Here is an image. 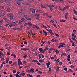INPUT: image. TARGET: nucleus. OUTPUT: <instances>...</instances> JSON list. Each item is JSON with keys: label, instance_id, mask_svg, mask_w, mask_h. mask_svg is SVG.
<instances>
[{"label": "nucleus", "instance_id": "obj_44", "mask_svg": "<svg viewBox=\"0 0 77 77\" xmlns=\"http://www.w3.org/2000/svg\"><path fill=\"white\" fill-rule=\"evenodd\" d=\"M47 6L48 8H51V5H48Z\"/></svg>", "mask_w": 77, "mask_h": 77}, {"label": "nucleus", "instance_id": "obj_27", "mask_svg": "<svg viewBox=\"0 0 77 77\" xmlns=\"http://www.w3.org/2000/svg\"><path fill=\"white\" fill-rule=\"evenodd\" d=\"M0 14L1 15H2V16H4L5 15V14L3 13H0Z\"/></svg>", "mask_w": 77, "mask_h": 77}, {"label": "nucleus", "instance_id": "obj_38", "mask_svg": "<svg viewBox=\"0 0 77 77\" xmlns=\"http://www.w3.org/2000/svg\"><path fill=\"white\" fill-rule=\"evenodd\" d=\"M15 76L16 77H20V76L19 75H18L17 74H16Z\"/></svg>", "mask_w": 77, "mask_h": 77}, {"label": "nucleus", "instance_id": "obj_64", "mask_svg": "<svg viewBox=\"0 0 77 77\" xmlns=\"http://www.w3.org/2000/svg\"><path fill=\"white\" fill-rule=\"evenodd\" d=\"M37 64H38V65H41V63H40L39 62H38Z\"/></svg>", "mask_w": 77, "mask_h": 77}, {"label": "nucleus", "instance_id": "obj_12", "mask_svg": "<svg viewBox=\"0 0 77 77\" xmlns=\"http://www.w3.org/2000/svg\"><path fill=\"white\" fill-rule=\"evenodd\" d=\"M12 15V16H14V15L13 14H12V13H9L7 14V17H10V15Z\"/></svg>", "mask_w": 77, "mask_h": 77}, {"label": "nucleus", "instance_id": "obj_24", "mask_svg": "<svg viewBox=\"0 0 77 77\" xmlns=\"http://www.w3.org/2000/svg\"><path fill=\"white\" fill-rule=\"evenodd\" d=\"M56 70L57 71H60V70H59V68L58 67V66H57V67Z\"/></svg>", "mask_w": 77, "mask_h": 77}, {"label": "nucleus", "instance_id": "obj_30", "mask_svg": "<svg viewBox=\"0 0 77 77\" xmlns=\"http://www.w3.org/2000/svg\"><path fill=\"white\" fill-rule=\"evenodd\" d=\"M55 51L56 53L57 54H58V53H59V51L58 50H56Z\"/></svg>", "mask_w": 77, "mask_h": 77}, {"label": "nucleus", "instance_id": "obj_25", "mask_svg": "<svg viewBox=\"0 0 77 77\" xmlns=\"http://www.w3.org/2000/svg\"><path fill=\"white\" fill-rule=\"evenodd\" d=\"M73 12H74V13L75 14V15H77V11H76L75 10H73Z\"/></svg>", "mask_w": 77, "mask_h": 77}, {"label": "nucleus", "instance_id": "obj_62", "mask_svg": "<svg viewBox=\"0 0 77 77\" xmlns=\"http://www.w3.org/2000/svg\"><path fill=\"white\" fill-rule=\"evenodd\" d=\"M49 71H51V68L50 67L49 69Z\"/></svg>", "mask_w": 77, "mask_h": 77}, {"label": "nucleus", "instance_id": "obj_47", "mask_svg": "<svg viewBox=\"0 0 77 77\" xmlns=\"http://www.w3.org/2000/svg\"><path fill=\"white\" fill-rule=\"evenodd\" d=\"M23 68V66H19V69H21V68Z\"/></svg>", "mask_w": 77, "mask_h": 77}, {"label": "nucleus", "instance_id": "obj_55", "mask_svg": "<svg viewBox=\"0 0 77 77\" xmlns=\"http://www.w3.org/2000/svg\"><path fill=\"white\" fill-rule=\"evenodd\" d=\"M20 72L18 71L17 72V74L18 75L19 74H20Z\"/></svg>", "mask_w": 77, "mask_h": 77}, {"label": "nucleus", "instance_id": "obj_36", "mask_svg": "<svg viewBox=\"0 0 77 77\" xmlns=\"http://www.w3.org/2000/svg\"><path fill=\"white\" fill-rule=\"evenodd\" d=\"M21 75H23V76H24L25 75V73H21Z\"/></svg>", "mask_w": 77, "mask_h": 77}, {"label": "nucleus", "instance_id": "obj_18", "mask_svg": "<svg viewBox=\"0 0 77 77\" xmlns=\"http://www.w3.org/2000/svg\"><path fill=\"white\" fill-rule=\"evenodd\" d=\"M14 16H12V15H10V19L11 20H13L14 17H13Z\"/></svg>", "mask_w": 77, "mask_h": 77}, {"label": "nucleus", "instance_id": "obj_61", "mask_svg": "<svg viewBox=\"0 0 77 77\" xmlns=\"http://www.w3.org/2000/svg\"><path fill=\"white\" fill-rule=\"evenodd\" d=\"M23 27V25H21L20 26V28L21 30L22 29V27Z\"/></svg>", "mask_w": 77, "mask_h": 77}, {"label": "nucleus", "instance_id": "obj_63", "mask_svg": "<svg viewBox=\"0 0 77 77\" xmlns=\"http://www.w3.org/2000/svg\"><path fill=\"white\" fill-rule=\"evenodd\" d=\"M73 18L74 20H77V19H76V18H75L74 17H73Z\"/></svg>", "mask_w": 77, "mask_h": 77}, {"label": "nucleus", "instance_id": "obj_32", "mask_svg": "<svg viewBox=\"0 0 77 77\" xmlns=\"http://www.w3.org/2000/svg\"><path fill=\"white\" fill-rule=\"evenodd\" d=\"M50 23H54V21L52 20H51L50 21Z\"/></svg>", "mask_w": 77, "mask_h": 77}, {"label": "nucleus", "instance_id": "obj_21", "mask_svg": "<svg viewBox=\"0 0 77 77\" xmlns=\"http://www.w3.org/2000/svg\"><path fill=\"white\" fill-rule=\"evenodd\" d=\"M11 56L14 57V58L16 57V55L15 54H11Z\"/></svg>", "mask_w": 77, "mask_h": 77}, {"label": "nucleus", "instance_id": "obj_29", "mask_svg": "<svg viewBox=\"0 0 77 77\" xmlns=\"http://www.w3.org/2000/svg\"><path fill=\"white\" fill-rule=\"evenodd\" d=\"M44 16H47L48 15V14L47 13H45L44 14H43Z\"/></svg>", "mask_w": 77, "mask_h": 77}, {"label": "nucleus", "instance_id": "obj_54", "mask_svg": "<svg viewBox=\"0 0 77 77\" xmlns=\"http://www.w3.org/2000/svg\"><path fill=\"white\" fill-rule=\"evenodd\" d=\"M38 72L39 73V74H41L42 73V72H41V71H38Z\"/></svg>", "mask_w": 77, "mask_h": 77}, {"label": "nucleus", "instance_id": "obj_46", "mask_svg": "<svg viewBox=\"0 0 77 77\" xmlns=\"http://www.w3.org/2000/svg\"><path fill=\"white\" fill-rule=\"evenodd\" d=\"M26 57H27V54L23 56V58H24V59H25V58H26Z\"/></svg>", "mask_w": 77, "mask_h": 77}, {"label": "nucleus", "instance_id": "obj_34", "mask_svg": "<svg viewBox=\"0 0 77 77\" xmlns=\"http://www.w3.org/2000/svg\"><path fill=\"white\" fill-rule=\"evenodd\" d=\"M19 24H21L22 23H23V21L21 20L19 21Z\"/></svg>", "mask_w": 77, "mask_h": 77}, {"label": "nucleus", "instance_id": "obj_20", "mask_svg": "<svg viewBox=\"0 0 77 77\" xmlns=\"http://www.w3.org/2000/svg\"><path fill=\"white\" fill-rule=\"evenodd\" d=\"M23 63L20 61H18V65H21V64H22Z\"/></svg>", "mask_w": 77, "mask_h": 77}, {"label": "nucleus", "instance_id": "obj_14", "mask_svg": "<svg viewBox=\"0 0 77 77\" xmlns=\"http://www.w3.org/2000/svg\"><path fill=\"white\" fill-rule=\"evenodd\" d=\"M21 20H22V21H23L24 22H25V21H27L25 19H24L23 17H22V18H21Z\"/></svg>", "mask_w": 77, "mask_h": 77}, {"label": "nucleus", "instance_id": "obj_52", "mask_svg": "<svg viewBox=\"0 0 77 77\" xmlns=\"http://www.w3.org/2000/svg\"><path fill=\"white\" fill-rule=\"evenodd\" d=\"M27 25H28V23H26L25 24H24V26H26Z\"/></svg>", "mask_w": 77, "mask_h": 77}, {"label": "nucleus", "instance_id": "obj_4", "mask_svg": "<svg viewBox=\"0 0 77 77\" xmlns=\"http://www.w3.org/2000/svg\"><path fill=\"white\" fill-rule=\"evenodd\" d=\"M21 50H23V51H27L28 50H29V48H21Z\"/></svg>", "mask_w": 77, "mask_h": 77}, {"label": "nucleus", "instance_id": "obj_57", "mask_svg": "<svg viewBox=\"0 0 77 77\" xmlns=\"http://www.w3.org/2000/svg\"><path fill=\"white\" fill-rule=\"evenodd\" d=\"M17 29L18 30H21V29L20 28H17Z\"/></svg>", "mask_w": 77, "mask_h": 77}, {"label": "nucleus", "instance_id": "obj_56", "mask_svg": "<svg viewBox=\"0 0 77 77\" xmlns=\"http://www.w3.org/2000/svg\"><path fill=\"white\" fill-rule=\"evenodd\" d=\"M67 68H65L64 69V71H67Z\"/></svg>", "mask_w": 77, "mask_h": 77}, {"label": "nucleus", "instance_id": "obj_50", "mask_svg": "<svg viewBox=\"0 0 77 77\" xmlns=\"http://www.w3.org/2000/svg\"><path fill=\"white\" fill-rule=\"evenodd\" d=\"M51 41H52V42H54V41H55V40H54V39L53 38L51 40Z\"/></svg>", "mask_w": 77, "mask_h": 77}, {"label": "nucleus", "instance_id": "obj_7", "mask_svg": "<svg viewBox=\"0 0 77 77\" xmlns=\"http://www.w3.org/2000/svg\"><path fill=\"white\" fill-rule=\"evenodd\" d=\"M46 30H47L48 32H49L51 34H52V35H53V33L52 32V30H51V29H50L49 30H48V29L46 28Z\"/></svg>", "mask_w": 77, "mask_h": 77}, {"label": "nucleus", "instance_id": "obj_35", "mask_svg": "<svg viewBox=\"0 0 77 77\" xmlns=\"http://www.w3.org/2000/svg\"><path fill=\"white\" fill-rule=\"evenodd\" d=\"M59 65L60 66L62 65V62H61L59 63Z\"/></svg>", "mask_w": 77, "mask_h": 77}, {"label": "nucleus", "instance_id": "obj_37", "mask_svg": "<svg viewBox=\"0 0 77 77\" xmlns=\"http://www.w3.org/2000/svg\"><path fill=\"white\" fill-rule=\"evenodd\" d=\"M59 59H58L57 60V62H56V63H59Z\"/></svg>", "mask_w": 77, "mask_h": 77}, {"label": "nucleus", "instance_id": "obj_19", "mask_svg": "<svg viewBox=\"0 0 77 77\" xmlns=\"http://www.w3.org/2000/svg\"><path fill=\"white\" fill-rule=\"evenodd\" d=\"M36 12H40L41 13H42V12H43V11H42V10H37V11H36Z\"/></svg>", "mask_w": 77, "mask_h": 77}, {"label": "nucleus", "instance_id": "obj_5", "mask_svg": "<svg viewBox=\"0 0 77 77\" xmlns=\"http://www.w3.org/2000/svg\"><path fill=\"white\" fill-rule=\"evenodd\" d=\"M3 19L5 20V22H6L7 23H9L10 22L9 20L7 19V18H5V17H3Z\"/></svg>", "mask_w": 77, "mask_h": 77}, {"label": "nucleus", "instance_id": "obj_6", "mask_svg": "<svg viewBox=\"0 0 77 77\" xmlns=\"http://www.w3.org/2000/svg\"><path fill=\"white\" fill-rule=\"evenodd\" d=\"M30 9L31 11H32V13H33V14H35V10L34 9H33L32 8H30Z\"/></svg>", "mask_w": 77, "mask_h": 77}, {"label": "nucleus", "instance_id": "obj_60", "mask_svg": "<svg viewBox=\"0 0 77 77\" xmlns=\"http://www.w3.org/2000/svg\"><path fill=\"white\" fill-rule=\"evenodd\" d=\"M64 17H65V18L66 19H67V18H68V17H66V14H65Z\"/></svg>", "mask_w": 77, "mask_h": 77}, {"label": "nucleus", "instance_id": "obj_43", "mask_svg": "<svg viewBox=\"0 0 77 77\" xmlns=\"http://www.w3.org/2000/svg\"><path fill=\"white\" fill-rule=\"evenodd\" d=\"M44 33H45V36H47V35H48V34H47V32H45Z\"/></svg>", "mask_w": 77, "mask_h": 77}, {"label": "nucleus", "instance_id": "obj_26", "mask_svg": "<svg viewBox=\"0 0 77 77\" xmlns=\"http://www.w3.org/2000/svg\"><path fill=\"white\" fill-rule=\"evenodd\" d=\"M39 62L40 63H42V62H44V60H39Z\"/></svg>", "mask_w": 77, "mask_h": 77}, {"label": "nucleus", "instance_id": "obj_41", "mask_svg": "<svg viewBox=\"0 0 77 77\" xmlns=\"http://www.w3.org/2000/svg\"><path fill=\"white\" fill-rule=\"evenodd\" d=\"M72 43V46H74L75 45V44H74V42H73Z\"/></svg>", "mask_w": 77, "mask_h": 77}, {"label": "nucleus", "instance_id": "obj_28", "mask_svg": "<svg viewBox=\"0 0 77 77\" xmlns=\"http://www.w3.org/2000/svg\"><path fill=\"white\" fill-rule=\"evenodd\" d=\"M15 23L17 24V25L18 24H20L19 22H18V21L15 22Z\"/></svg>", "mask_w": 77, "mask_h": 77}, {"label": "nucleus", "instance_id": "obj_22", "mask_svg": "<svg viewBox=\"0 0 77 77\" xmlns=\"http://www.w3.org/2000/svg\"><path fill=\"white\" fill-rule=\"evenodd\" d=\"M28 23L29 26H31L32 25V24L31 22H29Z\"/></svg>", "mask_w": 77, "mask_h": 77}, {"label": "nucleus", "instance_id": "obj_23", "mask_svg": "<svg viewBox=\"0 0 77 77\" xmlns=\"http://www.w3.org/2000/svg\"><path fill=\"white\" fill-rule=\"evenodd\" d=\"M17 4L18 5H20V6H21V3L20 2H17Z\"/></svg>", "mask_w": 77, "mask_h": 77}, {"label": "nucleus", "instance_id": "obj_15", "mask_svg": "<svg viewBox=\"0 0 77 77\" xmlns=\"http://www.w3.org/2000/svg\"><path fill=\"white\" fill-rule=\"evenodd\" d=\"M30 71L32 73H33L34 72V69L32 68L30 69Z\"/></svg>", "mask_w": 77, "mask_h": 77}, {"label": "nucleus", "instance_id": "obj_58", "mask_svg": "<svg viewBox=\"0 0 77 77\" xmlns=\"http://www.w3.org/2000/svg\"><path fill=\"white\" fill-rule=\"evenodd\" d=\"M66 8H65V7H64V8H63V12L65 10H66Z\"/></svg>", "mask_w": 77, "mask_h": 77}, {"label": "nucleus", "instance_id": "obj_59", "mask_svg": "<svg viewBox=\"0 0 77 77\" xmlns=\"http://www.w3.org/2000/svg\"><path fill=\"white\" fill-rule=\"evenodd\" d=\"M65 7L66 8V9H68V8H69V7L68 6H66Z\"/></svg>", "mask_w": 77, "mask_h": 77}, {"label": "nucleus", "instance_id": "obj_9", "mask_svg": "<svg viewBox=\"0 0 77 77\" xmlns=\"http://www.w3.org/2000/svg\"><path fill=\"white\" fill-rule=\"evenodd\" d=\"M9 58L8 57L6 58V63H9Z\"/></svg>", "mask_w": 77, "mask_h": 77}, {"label": "nucleus", "instance_id": "obj_10", "mask_svg": "<svg viewBox=\"0 0 77 77\" xmlns=\"http://www.w3.org/2000/svg\"><path fill=\"white\" fill-rule=\"evenodd\" d=\"M50 64H51V63L50 62H48V63H46V65L48 68H49V65H50Z\"/></svg>", "mask_w": 77, "mask_h": 77}, {"label": "nucleus", "instance_id": "obj_8", "mask_svg": "<svg viewBox=\"0 0 77 77\" xmlns=\"http://www.w3.org/2000/svg\"><path fill=\"white\" fill-rule=\"evenodd\" d=\"M9 0H6L5 2L7 3V5H8V6H11V3L10 2H8V1Z\"/></svg>", "mask_w": 77, "mask_h": 77}, {"label": "nucleus", "instance_id": "obj_40", "mask_svg": "<svg viewBox=\"0 0 77 77\" xmlns=\"http://www.w3.org/2000/svg\"><path fill=\"white\" fill-rule=\"evenodd\" d=\"M60 44H61V45H65V44L63 43H60Z\"/></svg>", "mask_w": 77, "mask_h": 77}, {"label": "nucleus", "instance_id": "obj_45", "mask_svg": "<svg viewBox=\"0 0 77 77\" xmlns=\"http://www.w3.org/2000/svg\"><path fill=\"white\" fill-rule=\"evenodd\" d=\"M53 26H54L55 27H56L57 29V26H56V25H55V24H53Z\"/></svg>", "mask_w": 77, "mask_h": 77}, {"label": "nucleus", "instance_id": "obj_13", "mask_svg": "<svg viewBox=\"0 0 77 77\" xmlns=\"http://www.w3.org/2000/svg\"><path fill=\"white\" fill-rule=\"evenodd\" d=\"M72 37H73V38H76V36L73 33H72Z\"/></svg>", "mask_w": 77, "mask_h": 77}, {"label": "nucleus", "instance_id": "obj_48", "mask_svg": "<svg viewBox=\"0 0 77 77\" xmlns=\"http://www.w3.org/2000/svg\"><path fill=\"white\" fill-rule=\"evenodd\" d=\"M70 67H71V68H73L74 67V66L71 65L70 66Z\"/></svg>", "mask_w": 77, "mask_h": 77}, {"label": "nucleus", "instance_id": "obj_33", "mask_svg": "<svg viewBox=\"0 0 77 77\" xmlns=\"http://www.w3.org/2000/svg\"><path fill=\"white\" fill-rule=\"evenodd\" d=\"M36 26L35 25H32V27L33 28H36Z\"/></svg>", "mask_w": 77, "mask_h": 77}, {"label": "nucleus", "instance_id": "obj_31", "mask_svg": "<svg viewBox=\"0 0 77 77\" xmlns=\"http://www.w3.org/2000/svg\"><path fill=\"white\" fill-rule=\"evenodd\" d=\"M48 50V48H45V49H44V51H47Z\"/></svg>", "mask_w": 77, "mask_h": 77}, {"label": "nucleus", "instance_id": "obj_2", "mask_svg": "<svg viewBox=\"0 0 77 77\" xmlns=\"http://www.w3.org/2000/svg\"><path fill=\"white\" fill-rule=\"evenodd\" d=\"M34 17H35L36 19H39V14L37 13L36 14H34Z\"/></svg>", "mask_w": 77, "mask_h": 77}, {"label": "nucleus", "instance_id": "obj_16", "mask_svg": "<svg viewBox=\"0 0 77 77\" xmlns=\"http://www.w3.org/2000/svg\"><path fill=\"white\" fill-rule=\"evenodd\" d=\"M41 7L42 8H46L45 6L43 5L42 4H41Z\"/></svg>", "mask_w": 77, "mask_h": 77}, {"label": "nucleus", "instance_id": "obj_51", "mask_svg": "<svg viewBox=\"0 0 77 77\" xmlns=\"http://www.w3.org/2000/svg\"><path fill=\"white\" fill-rule=\"evenodd\" d=\"M51 8L54 7V5H51Z\"/></svg>", "mask_w": 77, "mask_h": 77}, {"label": "nucleus", "instance_id": "obj_42", "mask_svg": "<svg viewBox=\"0 0 77 77\" xmlns=\"http://www.w3.org/2000/svg\"><path fill=\"white\" fill-rule=\"evenodd\" d=\"M60 2L61 3H64V1L62 0H60Z\"/></svg>", "mask_w": 77, "mask_h": 77}, {"label": "nucleus", "instance_id": "obj_17", "mask_svg": "<svg viewBox=\"0 0 77 77\" xmlns=\"http://www.w3.org/2000/svg\"><path fill=\"white\" fill-rule=\"evenodd\" d=\"M7 12H11V9L9 8H7Z\"/></svg>", "mask_w": 77, "mask_h": 77}, {"label": "nucleus", "instance_id": "obj_49", "mask_svg": "<svg viewBox=\"0 0 77 77\" xmlns=\"http://www.w3.org/2000/svg\"><path fill=\"white\" fill-rule=\"evenodd\" d=\"M17 71L16 70H13V73H15Z\"/></svg>", "mask_w": 77, "mask_h": 77}, {"label": "nucleus", "instance_id": "obj_11", "mask_svg": "<svg viewBox=\"0 0 77 77\" xmlns=\"http://www.w3.org/2000/svg\"><path fill=\"white\" fill-rule=\"evenodd\" d=\"M67 60L68 61H70L71 60L70 59V54H69L67 56Z\"/></svg>", "mask_w": 77, "mask_h": 77}, {"label": "nucleus", "instance_id": "obj_3", "mask_svg": "<svg viewBox=\"0 0 77 77\" xmlns=\"http://www.w3.org/2000/svg\"><path fill=\"white\" fill-rule=\"evenodd\" d=\"M39 50L40 52V53H44L45 52L44 50H43V49L42 48H39Z\"/></svg>", "mask_w": 77, "mask_h": 77}, {"label": "nucleus", "instance_id": "obj_1", "mask_svg": "<svg viewBox=\"0 0 77 77\" xmlns=\"http://www.w3.org/2000/svg\"><path fill=\"white\" fill-rule=\"evenodd\" d=\"M24 17L26 20H31L32 18L29 17V15H24Z\"/></svg>", "mask_w": 77, "mask_h": 77}, {"label": "nucleus", "instance_id": "obj_39", "mask_svg": "<svg viewBox=\"0 0 77 77\" xmlns=\"http://www.w3.org/2000/svg\"><path fill=\"white\" fill-rule=\"evenodd\" d=\"M42 25H43V26L44 28L45 29H47V27H46V26H44V24H42Z\"/></svg>", "mask_w": 77, "mask_h": 77}, {"label": "nucleus", "instance_id": "obj_53", "mask_svg": "<svg viewBox=\"0 0 77 77\" xmlns=\"http://www.w3.org/2000/svg\"><path fill=\"white\" fill-rule=\"evenodd\" d=\"M12 61H10L9 62V64H12Z\"/></svg>", "mask_w": 77, "mask_h": 77}]
</instances>
